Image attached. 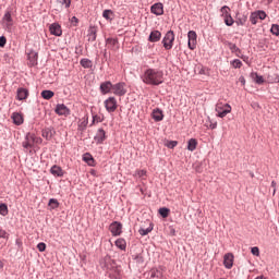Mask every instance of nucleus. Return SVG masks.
<instances>
[{"label": "nucleus", "instance_id": "37", "mask_svg": "<svg viewBox=\"0 0 279 279\" xmlns=\"http://www.w3.org/2000/svg\"><path fill=\"white\" fill-rule=\"evenodd\" d=\"M151 230H154V227L150 225L147 229H140L138 232L141 236H147Z\"/></svg>", "mask_w": 279, "mask_h": 279}, {"label": "nucleus", "instance_id": "51", "mask_svg": "<svg viewBox=\"0 0 279 279\" xmlns=\"http://www.w3.org/2000/svg\"><path fill=\"white\" fill-rule=\"evenodd\" d=\"M5 43H8L5 37L4 36L0 37V47H5Z\"/></svg>", "mask_w": 279, "mask_h": 279}, {"label": "nucleus", "instance_id": "21", "mask_svg": "<svg viewBox=\"0 0 279 279\" xmlns=\"http://www.w3.org/2000/svg\"><path fill=\"white\" fill-rule=\"evenodd\" d=\"M150 278H153V279H167V277L159 269H156V268L150 270Z\"/></svg>", "mask_w": 279, "mask_h": 279}, {"label": "nucleus", "instance_id": "30", "mask_svg": "<svg viewBox=\"0 0 279 279\" xmlns=\"http://www.w3.org/2000/svg\"><path fill=\"white\" fill-rule=\"evenodd\" d=\"M41 136L44 138H46L47 141H49L50 138L53 137V131L51 129H46V130L43 131Z\"/></svg>", "mask_w": 279, "mask_h": 279}, {"label": "nucleus", "instance_id": "3", "mask_svg": "<svg viewBox=\"0 0 279 279\" xmlns=\"http://www.w3.org/2000/svg\"><path fill=\"white\" fill-rule=\"evenodd\" d=\"M215 111L217 112V117L223 119L225 117H228L230 112H232V106H230V104H226L219 100L216 104Z\"/></svg>", "mask_w": 279, "mask_h": 279}, {"label": "nucleus", "instance_id": "56", "mask_svg": "<svg viewBox=\"0 0 279 279\" xmlns=\"http://www.w3.org/2000/svg\"><path fill=\"white\" fill-rule=\"evenodd\" d=\"M271 186H272L274 189H276V181H272V182H271Z\"/></svg>", "mask_w": 279, "mask_h": 279}, {"label": "nucleus", "instance_id": "13", "mask_svg": "<svg viewBox=\"0 0 279 279\" xmlns=\"http://www.w3.org/2000/svg\"><path fill=\"white\" fill-rule=\"evenodd\" d=\"M38 64V52L31 50L28 52V66H36Z\"/></svg>", "mask_w": 279, "mask_h": 279}, {"label": "nucleus", "instance_id": "18", "mask_svg": "<svg viewBox=\"0 0 279 279\" xmlns=\"http://www.w3.org/2000/svg\"><path fill=\"white\" fill-rule=\"evenodd\" d=\"M49 29L50 34H52L53 36H62V27L59 24H51Z\"/></svg>", "mask_w": 279, "mask_h": 279}, {"label": "nucleus", "instance_id": "46", "mask_svg": "<svg viewBox=\"0 0 279 279\" xmlns=\"http://www.w3.org/2000/svg\"><path fill=\"white\" fill-rule=\"evenodd\" d=\"M37 250L39 252H45V250H47V244H45L44 242H40L39 244H37Z\"/></svg>", "mask_w": 279, "mask_h": 279}, {"label": "nucleus", "instance_id": "14", "mask_svg": "<svg viewBox=\"0 0 279 279\" xmlns=\"http://www.w3.org/2000/svg\"><path fill=\"white\" fill-rule=\"evenodd\" d=\"M107 136H106V131L104 129H98L94 141H96V143L98 145H101V143H104V141H106Z\"/></svg>", "mask_w": 279, "mask_h": 279}, {"label": "nucleus", "instance_id": "53", "mask_svg": "<svg viewBox=\"0 0 279 279\" xmlns=\"http://www.w3.org/2000/svg\"><path fill=\"white\" fill-rule=\"evenodd\" d=\"M95 121L96 123H101V119L98 116L93 117V123H95Z\"/></svg>", "mask_w": 279, "mask_h": 279}, {"label": "nucleus", "instance_id": "47", "mask_svg": "<svg viewBox=\"0 0 279 279\" xmlns=\"http://www.w3.org/2000/svg\"><path fill=\"white\" fill-rule=\"evenodd\" d=\"M135 175H137L138 178H145V175H147V171L146 170H137Z\"/></svg>", "mask_w": 279, "mask_h": 279}, {"label": "nucleus", "instance_id": "32", "mask_svg": "<svg viewBox=\"0 0 279 279\" xmlns=\"http://www.w3.org/2000/svg\"><path fill=\"white\" fill-rule=\"evenodd\" d=\"M169 213H171V210L167 207L159 208V215H161L163 219H167V217H169Z\"/></svg>", "mask_w": 279, "mask_h": 279}, {"label": "nucleus", "instance_id": "1", "mask_svg": "<svg viewBox=\"0 0 279 279\" xmlns=\"http://www.w3.org/2000/svg\"><path fill=\"white\" fill-rule=\"evenodd\" d=\"M142 80L145 84L158 86V84H162V72L146 71L142 75Z\"/></svg>", "mask_w": 279, "mask_h": 279}, {"label": "nucleus", "instance_id": "50", "mask_svg": "<svg viewBox=\"0 0 279 279\" xmlns=\"http://www.w3.org/2000/svg\"><path fill=\"white\" fill-rule=\"evenodd\" d=\"M71 23H72V25H74V27H76V25L80 23V20L77 17L73 16L71 19Z\"/></svg>", "mask_w": 279, "mask_h": 279}, {"label": "nucleus", "instance_id": "16", "mask_svg": "<svg viewBox=\"0 0 279 279\" xmlns=\"http://www.w3.org/2000/svg\"><path fill=\"white\" fill-rule=\"evenodd\" d=\"M100 92L102 95H108V93H112V83L110 81L101 83Z\"/></svg>", "mask_w": 279, "mask_h": 279}, {"label": "nucleus", "instance_id": "34", "mask_svg": "<svg viewBox=\"0 0 279 279\" xmlns=\"http://www.w3.org/2000/svg\"><path fill=\"white\" fill-rule=\"evenodd\" d=\"M220 12L223 19H228V16H230V9L228 5L222 7Z\"/></svg>", "mask_w": 279, "mask_h": 279}, {"label": "nucleus", "instance_id": "55", "mask_svg": "<svg viewBox=\"0 0 279 279\" xmlns=\"http://www.w3.org/2000/svg\"><path fill=\"white\" fill-rule=\"evenodd\" d=\"M236 23L238 25H245V20H239Z\"/></svg>", "mask_w": 279, "mask_h": 279}, {"label": "nucleus", "instance_id": "48", "mask_svg": "<svg viewBox=\"0 0 279 279\" xmlns=\"http://www.w3.org/2000/svg\"><path fill=\"white\" fill-rule=\"evenodd\" d=\"M206 126L209 128L210 130H215V129H217V121L213 122L209 120V123L206 124Z\"/></svg>", "mask_w": 279, "mask_h": 279}, {"label": "nucleus", "instance_id": "23", "mask_svg": "<svg viewBox=\"0 0 279 279\" xmlns=\"http://www.w3.org/2000/svg\"><path fill=\"white\" fill-rule=\"evenodd\" d=\"M251 77L255 81V84H265V77H263L256 72H252Z\"/></svg>", "mask_w": 279, "mask_h": 279}, {"label": "nucleus", "instance_id": "7", "mask_svg": "<svg viewBox=\"0 0 279 279\" xmlns=\"http://www.w3.org/2000/svg\"><path fill=\"white\" fill-rule=\"evenodd\" d=\"M105 108L107 112H114L117 108H119V105L117 102V98L114 97H109L108 99L105 100Z\"/></svg>", "mask_w": 279, "mask_h": 279}, {"label": "nucleus", "instance_id": "49", "mask_svg": "<svg viewBox=\"0 0 279 279\" xmlns=\"http://www.w3.org/2000/svg\"><path fill=\"white\" fill-rule=\"evenodd\" d=\"M0 239H8V232L3 229H0Z\"/></svg>", "mask_w": 279, "mask_h": 279}, {"label": "nucleus", "instance_id": "43", "mask_svg": "<svg viewBox=\"0 0 279 279\" xmlns=\"http://www.w3.org/2000/svg\"><path fill=\"white\" fill-rule=\"evenodd\" d=\"M177 146H178V142L177 141H168L166 143V147H168L169 149H173Z\"/></svg>", "mask_w": 279, "mask_h": 279}, {"label": "nucleus", "instance_id": "57", "mask_svg": "<svg viewBox=\"0 0 279 279\" xmlns=\"http://www.w3.org/2000/svg\"><path fill=\"white\" fill-rule=\"evenodd\" d=\"M119 276H120V272L118 270V272L114 275V278H119Z\"/></svg>", "mask_w": 279, "mask_h": 279}, {"label": "nucleus", "instance_id": "11", "mask_svg": "<svg viewBox=\"0 0 279 279\" xmlns=\"http://www.w3.org/2000/svg\"><path fill=\"white\" fill-rule=\"evenodd\" d=\"M223 265H225L226 269H232V267L234 265V255L232 253H227L223 256Z\"/></svg>", "mask_w": 279, "mask_h": 279}, {"label": "nucleus", "instance_id": "29", "mask_svg": "<svg viewBox=\"0 0 279 279\" xmlns=\"http://www.w3.org/2000/svg\"><path fill=\"white\" fill-rule=\"evenodd\" d=\"M102 16L106 19V21H112L114 19V12H112V10H105L102 12Z\"/></svg>", "mask_w": 279, "mask_h": 279}, {"label": "nucleus", "instance_id": "39", "mask_svg": "<svg viewBox=\"0 0 279 279\" xmlns=\"http://www.w3.org/2000/svg\"><path fill=\"white\" fill-rule=\"evenodd\" d=\"M223 19L228 27H232V25H234V19H232V15H229L228 17H223Z\"/></svg>", "mask_w": 279, "mask_h": 279}, {"label": "nucleus", "instance_id": "27", "mask_svg": "<svg viewBox=\"0 0 279 279\" xmlns=\"http://www.w3.org/2000/svg\"><path fill=\"white\" fill-rule=\"evenodd\" d=\"M187 149H189V151H195V149H197V140L191 138L187 142Z\"/></svg>", "mask_w": 279, "mask_h": 279}, {"label": "nucleus", "instance_id": "10", "mask_svg": "<svg viewBox=\"0 0 279 279\" xmlns=\"http://www.w3.org/2000/svg\"><path fill=\"white\" fill-rule=\"evenodd\" d=\"M54 111L59 117H69V114H71V110H69L64 104L57 105Z\"/></svg>", "mask_w": 279, "mask_h": 279}, {"label": "nucleus", "instance_id": "25", "mask_svg": "<svg viewBox=\"0 0 279 279\" xmlns=\"http://www.w3.org/2000/svg\"><path fill=\"white\" fill-rule=\"evenodd\" d=\"M107 45L111 47V49H119V40L117 38H108Z\"/></svg>", "mask_w": 279, "mask_h": 279}, {"label": "nucleus", "instance_id": "17", "mask_svg": "<svg viewBox=\"0 0 279 279\" xmlns=\"http://www.w3.org/2000/svg\"><path fill=\"white\" fill-rule=\"evenodd\" d=\"M50 173L54 175V178H62L64 175V170L60 166H52L50 169Z\"/></svg>", "mask_w": 279, "mask_h": 279}, {"label": "nucleus", "instance_id": "40", "mask_svg": "<svg viewBox=\"0 0 279 279\" xmlns=\"http://www.w3.org/2000/svg\"><path fill=\"white\" fill-rule=\"evenodd\" d=\"M255 14H257L259 21H265V19H267V13H265V11H256Z\"/></svg>", "mask_w": 279, "mask_h": 279}, {"label": "nucleus", "instance_id": "4", "mask_svg": "<svg viewBox=\"0 0 279 279\" xmlns=\"http://www.w3.org/2000/svg\"><path fill=\"white\" fill-rule=\"evenodd\" d=\"M174 40H175V34H173V31H169V32L165 35V37H163V39H162V45H163V47H165V49H166L167 51L173 49V43H174Z\"/></svg>", "mask_w": 279, "mask_h": 279}, {"label": "nucleus", "instance_id": "8", "mask_svg": "<svg viewBox=\"0 0 279 279\" xmlns=\"http://www.w3.org/2000/svg\"><path fill=\"white\" fill-rule=\"evenodd\" d=\"M109 230L112 236H121L123 225H121V222L114 221L109 226Z\"/></svg>", "mask_w": 279, "mask_h": 279}, {"label": "nucleus", "instance_id": "6", "mask_svg": "<svg viewBox=\"0 0 279 279\" xmlns=\"http://www.w3.org/2000/svg\"><path fill=\"white\" fill-rule=\"evenodd\" d=\"M187 47L189 49H191L192 51L196 49L197 47V33H195V31H190L187 33Z\"/></svg>", "mask_w": 279, "mask_h": 279}, {"label": "nucleus", "instance_id": "2", "mask_svg": "<svg viewBox=\"0 0 279 279\" xmlns=\"http://www.w3.org/2000/svg\"><path fill=\"white\" fill-rule=\"evenodd\" d=\"M43 143V138L36 136L34 133H28L25 136V140L22 143L24 149H32L35 145H40Z\"/></svg>", "mask_w": 279, "mask_h": 279}, {"label": "nucleus", "instance_id": "19", "mask_svg": "<svg viewBox=\"0 0 279 279\" xmlns=\"http://www.w3.org/2000/svg\"><path fill=\"white\" fill-rule=\"evenodd\" d=\"M162 38V33L159 31H153L148 37L149 43H158Z\"/></svg>", "mask_w": 279, "mask_h": 279}, {"label": "nucleus", "instance_id": "36", "mask_svg": "<svg viewBox=\"0 0 279 279\" xmlns=\"http://www.w3.org/2000/svg\"><path fill=\"white\" fill-rule=\"evenodd\" d=\"M54 93L52 90H43L41 97L44 99H51L53 97Z\"/></svg>", "mask_w": 279, "mask_h": 279}, {"label": "nucleus", "instance_id": "45", "mask_svg": "<svg viewBox=\"0 0 279 279\" xmlns=\"http://www.w3.org/2000/svg\"><path fill=\"white\" fill-rule=\"evenodd\" d=\"M253 256H260V250L258 248V246H254L251 250Z\"/></svg>", "mask_w": 279, "mask_h": 279}, {"label": "nucleus", "instance_id": "33", "mask_svg": "<svg viewBox=\"0 0 279 279\" xmlns=\"http://www.w3.org/2000/svg\"><path fill=\"white\" fill-rule=\"evenodd\" d=\"M71 1L72 0H57V3H59V5H61V8L69 9V8H71Z\"/></svg>", "mask_w": 279, "mask_h": 279}, {"label": "nucleus", "instance_id": "44", "mask_svg": "<svg viewBox=\"0 0 279 279\" xmlns=\"http://www.w3.org/2000/svg\"><path fill=\"white\" fill-rule=\"evenodd\" d=\"M231 64H232L233 69H241V65H242L243 63L241 62V60L235 59V60L232 61Z\"/></svg>", "mask_w": 279, "mask_h": 279}, {"label": "nucleus", "instance_id": "15", "mask_svg": "<svg viewBox=\"0 0 279 279\" xmlns=\"http://www.w3.org/2000/svg\"><path fill=\"white\" fill-rule=\"evenodd\" d=\"M2 21H3V25L7 27V29H12L14 22L12 20V14L10 12H7L4 14Z\"/></svg>", "mask_w": 279, "mask_h": 279}, {"label": "nucleus", "instance_id": "28", "mask_svg": "<svg viewBox=\"0 0 279 279\" xmlns=\"http://www.w3.org/2000/svg\"><path fill=\"white\" fill-rule=\"evenodd\" d=\"M87 126H88V118H83V119L78 122V131H80V132H84V130H86Z\"/></svg>", "mask_w": 279, "mask_h": 279}, {"label": "nucleus", "instance_id": "42", "mask_svg": "<svg viewBox=\"0 0 279 279\" xmlns=\"http://www.w3.org/2000/svg\"><path fill=\"white\" fill-rule=\"evenodd\" d=\"M271 34H274L275 36H279V25L278 24H274L270 28Z\"/></svg>", "mask_w": 279, "mask_h": 279}, {"label": "nucleus", "instance_id": "20", "mask_svg": "<svg viewBox=\"0 0 279 279\" xmlns=\"http://www.w3.org/2000/svg\"><path fill=\"white\" fill-rule=\"evenodd\" d=\"M11 119L13 120V123L15 125H23V114L19 113V112H14L11 117Z\"/></svg>", "mask_w": 279, "mask_h": 279}, {"label": "nucleus", "instance_id": "38", "mask_svg": "<svg viewBox=\"0 0 279 279\" xmlns=\"http://www.w3.org/2000/svg\"><path fill=\"white\" fill-rule=\"evenodd\" d=\"M250 21H251L252 25H256V23H258L259 17H258V15L256 14V12H253V13L251 14Z\"/></svg>", "mask_w": 279, "mask_h": 279}, {"label": "nucleus", "instance_id": "5", "mask_svg": "<svg viewBox=\"0 0 279 279\" xmlns=\"http://www.w3.org/2000/svg\"><path fill=\"white\" fill-rule=\"evenodd\" d=\"M113 95H117L118 97H123L125 93H128V88L125 87V83H117L112 85V92Z\"/></svg>", "mask_w": 279, "mask_h": 279}, {"label": "nucleus", "instance_id": "24", "mask_svg": "<svg viewBox=\"0 0 279 279\" xmlns=\"http://www.w3.org/2000/svg\"><path fill=\"white\" fill-rule=\"evenodd\" d=\"M116 246H118L119 250L125 251L128 247V242H125V239L120 238L116 241Z\"/></svg>", "mask_w": 279, "mask_h": 279}, {"label": "nucleus", "instance_id": "26", "mask_svg": "<svg viewBox=\"0 0 279 279\" xmlns=\"http://www.w3.org/2000/svg\"><path fill=\"white\" fill-rule=\"evenodd\" d=\"M56 80H58V74L56 73V71H49L47 83L48 84H53L56 82Z\"/></svg>", "mask_w": 279, "mask_h": 279}, {"label": "nucleus", "instance_id": "22", "mask_svg": "<svg viewBox=\"0 0 279 279\" xmlns=\"http://www.w3.org/2000/svg\"><path fill=\"white\" fill-rule=\"evenodd\" d=\"M151 117L154 121H162V119H165V114H162V110L160 109H155L151 113Z\"/></svg>", "mask_w": 279, "mask_h": 279}, {"label": "nucleus", "instance_id": "58", "mask_svg": "<svg viewBox=\"0 0 279 279\" xmlns=\"http://www.w3.org/2000/svg\"><path fill=\"white\" fill-rule=\"evenodd\" d=\"M242 83L245 84V81L242 78Z\"/></svg>", "mask_w": 279, "mask_h": 279}, {"label": "nucleus", "instance_id": "12", "mask_svg": "<svg viewBox=\"0 0 279 279\" xmlns=\"http://www.w3.org/2000/svg\"><path fill=\"white\" fill-rule=\"evenodd\" d=\"M29 97V90L27 88L20 87L16 90V99L19 101H25Z\"/></svg>", "mask_w": 279, "mask_h": 279}, {"label": "nucleus", "instance_id": "9", "mask_svg": "<svg viewBox=\"0 0 279 279\" xmlns=\"http://www.w3.org/2000/svg\"><path fill=\"white\" fill-rule=\"evenodd\" d=\"M150 12L155 16H162L165 14V5L161 2H157L150 7Z\"/></svg>", "mask_w": 279, "mask_h": 279}, {"label": "nucleus", "instance_id": "41", "mask_svg": "<svg viewBox=\"0 0 279 279\" xmlns=\"http://www.w3.org/2000/svg\"><path fill=\"white\" fill-rule=\"evenodd\" d=\"M0 215H2V217H5L8 215V205L5 204L0 205Z\"/></svg>", "mask_w": 279, "mask_h": 279}, {"label": "nucleus", "instance_id": "52", "mask_svg": "<svg viewBox=\"0 0 279 279\" xmlns=\"http://www.w3.org/2000/svg\"><path fill=\"white\" fill-rule=\"evenodd\" d=\"M229 49H231L233 52L239 51V47H236L234 44H229Z\"/></svg>", "mask_w": 279, "mask_h": 279}, {"label": "nucleus", "instance_id": "35", "mask_svg": "<svg viewBox=\"0 0 279 279\" xmlns=\"http://www.w3.org/2000/svg\"><path fill=\"white\" fill-rule=\"evenodd\" d=\"M48 206H50V208L52 210H56V208H58V206H60V203H58V199H56V198H50Z\"/></svg>", "mask_w": 279, "mask_h": 279}, {"label": "nucleus", "instance_id": "54", "mask_svg": "<svg viewBox=\"0 0 279 279\" xmlns=\"http://www.w3.org/2000/svg\"><path fill=\"white\" fill-rule=\"evenodd\" d=\"M84 160L90 165V162H93V157H84Z\"/></svg>", "mask_w": 279, "mask_h": 279}, {"label": "nucleus", "instance_id": "31", "mask_svg": "<svg viewBox=\"0 0 279 279\" xmlns=\"http://www.w3.org/2000/svg\"><path fill=\"white\" fill-rule=\"evenodd\" d=\"M81 65L83 66V69H93V61H90L89 59H82Z\"/></svg>", "mask_w": 279, "mask_h": 279}]
</instances>
